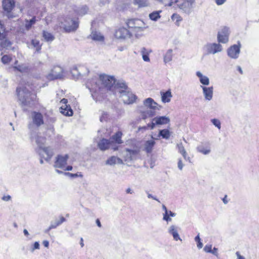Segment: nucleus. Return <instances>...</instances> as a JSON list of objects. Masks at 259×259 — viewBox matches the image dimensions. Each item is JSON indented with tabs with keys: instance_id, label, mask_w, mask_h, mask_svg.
<instances>
[{
	"instance_id": "6ab92c4d",
	"label": "nucleus",
	"mask_w": 259,
	"mask_h": 259,
	"mask_svg": "<svg viewBox=\"0 0 259 259\" xmlns=\"http://www.w3.org/2000/svg\"><path fill=\"white\" fill-rule=\"evenodd\" d=\"M167 232L172 236L175 241H182L178 233V227L174 225H170L167 229Z\"/></svg>"
},
{
	"instance_id": "c85d7f7f",
	"label": "nucleus",
	"mask_w": 259,
	"mask_h": 259,
	"mask_svg": "<svg viewBox=\"0 0 259 259\" xmlns=\"http://www.w3.org/2000/svg\"><path fill=\"white\" fill-rule=\"evenodd\" d=\"M90 36L92 39L94 40L103 41L104 40L103 35L100 32L97 31H93Z\"/></svg>"
},
{
	"instance_id": "2eb2a0df",
	"label": "nucleus",
	"mask_w": 259,
	"mask_h": 259,
	"mask_svg": "<svg viewBox=\"0 0 259 259\" xmlns=\"http://www.w3.org/2000/svg\"><path fill=\"white\" fill-rule=\"evenodd\" d=\"M68 100L66 99L63 98L60 101L62 106L60 108V112L63 115L67 116H70L73 115V111L71 108L70 105H67Z\"/></svg>"
},
{
	"instance_id": "cd10ccee",
	"label": "nucleus",
	"mask_w": 259,
	"mask_h": 259,
	"mask_svg": "<svg viewBox=\"0 0 259 259\" xmlns=\"http://www.w3.org/2000/svg\"><path fill=\"white\" fill-rule=\"evenodd\" d=\"M88 10L89 8L85 5L77 7L76 9L74 10L77 15L81 16L86 14L88 13Z\"/></svg>"
},
{
	"instance_id": "6e6d98bb",
	"label": "nucleus",
	"mask_w": 259,
	"mask_h": 259,
	"mask_svg": "<svg viewBox=\"0 0 259 259\" xmlns=\"http://www.w3.org/2000/svg\"><path fill=\"white\" fill-rule=\"evenodd\" d=\"M212 245H206L204 247V251L206 252L210 253L211 252Z\"/></svg>"
},
{
	"instance_id": "f8f14e48",
	"label": "nucleus",
	"mask_w": 259,
	"mask_h": 259,
	"mask_svg": "<svg viewBox=\"0 0 259 259\" xmlns=\"http://www.w3.org/2000/svg\"><path fill=\"white\" fill-rule=\"evenodd\" d=\"M122 93V94L119 95V97L124 104H131L135 102L137 98L136 96L131 92L130 89Z\"/></svg>"
},
{
	"instance_id": "338daca9",
	"label": "nucleus",
	"mask_w": 259,
	"mask_h": 259,
	"mask_svg": "<svg viewBox=\"0 0 259 259\" xmlns=\"http://www.w3.org/2000/svg\"><path fill=\"white\" fill-rule=\"evenodd\" d=\"M11 199V197L10 195L4 196L2 197V200L5 201H8L10 200Z\"/></svg>"
},
{
	"instance_id": "7c9ffc66",
	"label": "nucleus",
	"mask_w": 259,
	"mask_h": 259,
	"mask_svg": "<svg viewBox=\"0 0 259 259\" xmlns=\"http://www.w3.org/2000/svg\"><path fill=\"white\" fill-rule=\"evenodd\" d=\"M122 135V133L118 131L111 137V139L117 144H121L122 143V141L121 140Z\"/></svg>"
},
{
	"instance_id": "37998d69",
	"label": "nucleus",
	"mask_w": 259,
	"mask_h": 259,
	"mask_svg": "<svg viewBox=\"0 0 259 259\" xmlns=\"http://www.w3.org/2000/svg\"><path fill=\"white\" fill-rule=\"evenodd\" d=\"M46 141V139L41 137L37 136L35 138V142L38 145L39 148H40V145L41 146H44V144Z\"/></svg>"
},
{
	"instance_id": "5fc2aeb1",
	"label": "nucleus",
	"mask_w": 259,
	"mask_h": 259,
	"mask_svg": "<svg viewBox=\"0 0 259 259\" xmlns=\"http://www.w3.org/2000/svg\"><path fill=\"white\" fill-rule=\"evenodd\" d=\"M168 212H165L163 214V220L166 221L167 222H170L171 219L169 217Z\"/></svg>"
},
{
	"instance_id": "423d86ee",
	"label": "nucleus",
	"mask_w": 259,
	"mask_h": 259,
	"mask_svg": "<svg viewBox=\"0 0 259 259\" xmlns=\"http://www.w3.org/2000/svg\"><path fill=\"white\" fill-rule=\"evenodd\" d=\"M99 78L102 85L105 87L107 90L112 91L113 86L116 82L114 76L103 74L100 75Z\"/></svg>"
},
{
	"instance_id": "3c124183",
	"label": "nucleus",
	"mask_w": 259,
	"mask_h": 259,
	"mask_svg": "<svg viewBox=\"0 0 259 259\" xmlns=\"http://www.w3.org/2000/svg\"><path fill=\"white\" fill-rule=\"evenodd\" d=\"M40 245L38 242L36 241L34 243L33 246L30 249L31 252H33L35 249H39Z\"/></svg>"
},
{
	"instance_id": "79ce46f5",
	"label": "nucleus",
	"mask_w": 259,
	"mask_h": 259,
	"mask_svg": "<svg viewBox=\"0 0 259 259\" xmlns=\"http://www.w3.org/2000/svg\"><path fill=\"white\" fill-rule=\"evenodd\" d=\"M15 70H17L20 72H26L28 70V68L26 66L24 65H18L17 66L14 67Z\"/></svg>"
},
{
	"instance_id": "c756f323",
	"label": "nucleus",
	"mask_w": 259,
	"mask_h": 259,
	"mask_svg": "<svg viewBox=\"0 0 259 259\" xmlns=\"http://www.w3.org/2000/svg\"><path fill=\"white\" fill-rule=\"evenodd\" d=\"M36 21V19L35 16H33L30 20H28L27 19L25 20V27L26 30H29L31 28L32 26L34 25Z\"/></svg>"
},
{
	"instance_id": "2f4dec72",
	"label": "nucleus",
	"mask_w": 259,
	"mask_h": 259,
	"mask_svg": "<svg viewBox=\"0 0 259 259\" xmlns=\"http://www.w3.org/2000/svg\"><path fill=\"white\" fill-rule=\"evenodd\" d=\"M78 71L80 76H84L87 75L89 70L88 67L83 65H79L77 66Z\"/></svg>"
},
{
	"instance_id": "bb28decb",
	"label": "nucleus",
	"mask_w": 259,
	"mask_h": 259,
	"mask_svg": "<svg viewBox=\"0 0 259 259\" xmlns=\"http://www.w3.org/2000/svg\"><path fill=\"white\" fill-rule=\"evenodd\" d=\"M66 221V219L63 217H61L60 220H55L54 222H51V225L48 229V231L52 229L56 228L57 226L62 224L63 222Z\"/></svg>"
},
{
	"instance_id": "f03ea898",
	"label": "nucleus",
	"mask_w": 259,
	"mask_h": 259,
	"mask_svg": "<svg viewBox=\"0 0 259 259\" xmlns=\"http://www.w3.org/2000/svg\"><path fill=\"white\" fill-rule=\"evenodd\" d=\"M16 92L21 105L28 106L36 98V95L31 94L26 88H17Z\"/></svg>"
},
{
	"instance_id": "393cba45",
	"label": "nucleus",
	"mask_w": 259,
	"mask_h": 259,
	"mask_svg": "<svg viewBox=\"0 0 259 259\" xmlns=\"http://www.w3.org/2000/svg\"><path fill=\"white\" fill-rule=\"evenodd\" d=\"M160 94L161 96V100L163 103H168L170 101L172 97L170 90H168L165 92H161Z\"/></svg>"
},
{
	"instance_id": "b1692460",
	"label": "nucleus",
	"mask_w": 259,
	"mask_h": 259,
	"mask_svg": "<svg viewBox=\"0 0 259 259\" xmlns=\"http://www.w3.org/2000/svg\"><path fill=\"white\" fill-rule=\"evenodd\" d=\"M153 121H155V123H156L157 125H163L168 123L170 122V119L165 116H157L153 118Z\"/></svg>"
},
{
	"instance_id": "20e7f679",
	"label": "nucleus",
	"mask_w": 259,
	"mask_h": 259,
	"mask_svg": "<svg viewBox=\"0 0 259 259\" xmlns=\"http://www.w3.org/2000/svg\"><path fill=\"white\" fill-rule=\"evenodd\" d=\"M60 27L66 32L75 31L78 27V22L75 18L66 16L61 22Z\"/></svg>"
},
{
	"instance_id": "4be33fe9",
	"label": "nucleus",
	"mask_w": 259,
	"mask_h": 259,
	"mask_svg": "<svg viewBox=\"0 0 259 259\" xmlns=\"http://www.w3.org/2000/svg\"><path fill=\"white\" fill-rule=\"evenodd\" d=\"M138 152L136 150L126 149L124 154V160L127 162L131 161L134 159L135 156L137 155Z\"/></svg>"
},
{
	"instance_id": "bf43d9fd",
	"label": "nucleus",
	"mask_w": 259,
	"mask_h": 259,
	"mask_svg": "<svg viewBox=\"0 0 259 259\" xmlns=\"http://www.w3.org/2000/svg\"><path fill=\"white\" fill-rule=\"evenodd\" d=\"M213 1H214L216 5L218 6L223 5L227 1V0H213Z\"/></svg>"
},
{
	"instance_id": "c9c22d12",
	"label": "nucleus",
	"mask_w": 259,
	"mask_h": 259,
	"mask_svg": "<svg viewBox=\"0 0 259 259\" xmlns=\"http://www.w3.org/2000/svg\"><path fill=\"white\" fill-rule=\"evenodd\" d=\"M43 37L46 41L50 42L52 41L55 39V37L52 33L46 31H43Z\"/></svg>"
},
{
	"instance_id": "a211bd4d",
	"label": "nucleus",
	"mask_w": 259,
	"mask_h": 259,
	"mask_svg": "<svg viewBox=\"0 0 259 259\" xmlns=\"http://www.w3.org/2000/svg\"><path fill=\"white\" fill-rule=\"evenodd\" d=\"M31 116L33 124L37 127L44 124L43 116L40 113L34 111L32 113Z\"/></svg>"
},
{
	"instance_id": "6e6552de",
	"label": "nucleus",
	"mask_w": 259,
	"mask_h": 259,
	"mask_svg": "<svg viewBox=\"0 0 259 259\" xmlns=\"http://www.w3.org/2000/svg\"><path fill=\"white\" fill-rule=\"evenodd\" d=\"M207 54H215L223 51V47L220 43H207L204 47Z\"/></svg>"
},
{
	"instance_id": "052dcab7",
	"label": "nucleus",
	"mask_w": 259,
	"mask_h": 259,
	"mask_svg": "<svg viewBox=\"0 0 259 259\" xmlns=\"http://www.w3.org/2000/svg\"><path fill=\"white\" fill-rule=\"evenodd\" d=\"M184 165L182 162V160L181 159H179L178 162V167L180 170H182L183 168Z\"/></svg>"
},
{
	"instance_id": "412c9836",
	"label": "nucleus",
	"mask_w": 259,
	"mask_h": 259,
	"mask_svg": "<svg viewBox=\"0 0 259 259\" xmlns=\"http://www.w3.org/2000/svg\"><path fill=\"white\" fill-rule=\"evenodd\" d=\"M202 89L203 94L206 100L210 101L213 97V87H206L201 86Z\"/></svg>"
},
{
	"instance_id": "0eeeda50",
	"label": "nucleus",
	"mask_w": 259,
	"mask_h": 259,
	"mask_svg": "<svg viewBox=\"0 0 259 259\" xmlns=\"http://www.w3.org/2000/svg\"><path fill=\"white\" fill-rule=\"evenodd\" d=\"M230 29L227 26L222 27L218 32L217 39L219 43L226 44L229 41Z\"/></svg>"
},
{
	"instance_id": "f3484780",
	"label": "nucleus",
	"mask_w": 259,
	"mask_h": 259,
	"mask_svg": "<svg viewBox=\"0 0 259 259\" xmlns=\"http://www.w3.org/2000/svg\"><path fill=\"white\" fill-rule=\"evenodd\" d=\"M133 35L130 30L125 27H121L118 29L115 32V36L118 39H125L130 37Z\"/></svg>"
},
{
	"instance_id": "ea45409f",
	"label": "nucleus",
	"mask_w": 259,
	"mask_h": 259,
	"mask_svg": "<svg viewBox=\"0 0 259 259\" xmlns=\"http://www.w3.org/2000/svg\"><path fill=\"white\" fill-rule=\"evenodd\" d=\"M71 73L74 78H78L80 76L77 66H74L72 68Z\"/></svg>"
},
{
	"instance_id": "ddd939ff",
	"label": "nucleus",
	"mask_w": 259,
	"mask_h": 259,
	"mask_svg": "<svg viewBox=\"0 0 259 259\" xmlns=\"http://www.w3.org/2000/svg\"><path fill=\"white\" fill-rule=\"evenodd\" d=\"M69 158L68 154L58 155L56 157V160L54 164L55 168H64L67 164V161Z\"/></svg>"
},
{
	"instance_id": "de8ad7c7",
	"label": "nucleus",
	"mask_w": 259,
	"mask_h": 259,
	"mask_svg": "<svg viewBox=\"0 0 259 259\" xmlns=\"http://www.w3.org/2000/svg\"><path fill=\"white\" fill-rule=\"evenodd\" d=\"M195 241L197 242V246L199 249L202 248L203 244L201 241V239L199 237V235L198 234L195 237Z\"/></svg>"
},
{
	"instance_id": "09e8293b",
	"label": "nucleus",
	"mask_w": 259,
	"mask_h": 259,
	"mask_svg": "<svg viewBox=\"0 0 259 259\" xmlns=\"http://www.w3.org/2000/svg\"><path fill=\"white\" fill-rule=\"evenodd\" d=\"M11 60L12 58L10 57V56L7 55L3 56L1 59L2 62L4 64H7L9 63Z\"/></svg>"
},
{
	"instance_id": "58836bf2",
	"label": "nucleus",
	"mask_w": 259,
	"mask_h": 259,
	"mask_svg": "<svg viewBox=\"0 0 259 259\" xmlns=\"http://www.w3.org/2000/svg\"><path fill=\"white\" fill-rule=\"evenodd\" d=\"M134 2L140 7H147L148 5L147 0H134Z\"/></svg>"
},
{
	"instance_id": "4d7b16f0",
	"label": "nucleus",
	"mask_w": 259,
	"mask_h": 259,
	"mask_svg": "<svg viewBox=\"0 0 259 259\" xmlns=\"http://www.w3.org/2000/svg\"><path fill=\"white\" fill-rule=\"evenodd\" d=\"M181 154L182 155V156H183L184 158L186 160L188 161L189 162H191V158H190V157L189 156H188L187 155V152H186V151H185V153H181Z\"/></svg>"
},
{
	"instance_id": "69168bd1",
	"label": "nucleus",
	"mask_w": 259,
	"mask_h": 259,
	"mask_svg": "<svg viewBox=\"0 0 259 259\" xmlns=\"http://www.w3.org/2000/svg\"><path fill=\"white\" fill-rule=\"evenodd\" d=\"M235 254L237 256V259H245V257L241 255L239 251H237Z\"/></svg>"
},
{
	"instance_id": "f704fd0d",
	"label": "nucleus",
	"mask_w": 259,
	"mask_h": 259,
	"mask_svg": "<svg viewBox=\"0 0 259 259\" xmlns=\"http://www.w3.org/2000/svg\"><path fill=\"white\" fill-rule=\"evenodd\" d=\"M172 50L171 49H169L165 54L164 56V62L165 63L169 62L172 60Z\"/></svg>"
},
{
	"instance_id": "72a5a7b5",
	"label": "nucleus",
	"mask_w": 259,
	"mask_h": 259,
	"mask_svg": "<svg viewBox=\"0 0 259 259\" xmlns=\"http://www.w3.org/2000/svg\"><path fill=\"white\" fill-rule=\"evenodd\" d=\"M161 11H154L149 15V18L153 21H156L158 19L160 18V13H161Z\"/></svg>"
},
{
	"instance_id": "4c0bfd02",
	"label": "nucleus",
	"mask_w": 259,
	"mask_h": 259,
	"mask_svg": "<svg viewBox=\"0 0 259 259\" xmlns=\"http://www.w3.org/2000/svg\"><path fill=\"white\" fill-rule=\"evenodd\" d=\"M171 19L172 21H176L175 23L177 25L179 26L180 22L182 20L181 17L177 14H174L171 17Z\"/></svg>"
},
{
	"instance_id": "13d9d810",
	"label": "nucleus",
	"mask_w": 259,
	"mask_h": 259,
	"mask_svg": "<svg viewBox=\"0 0 259 259\" xmlns=\"http://www.w3.org/2000/svg\"><path fill=\"white\" fill-rule=\"evenodd\" d=\"M150 52V51H148L144 47L142 48L141 50V53L142 55H149Z\"/></svg>"
},
{
	"instance_id": "4468645a",
	"label": "nucleus",
	"mask_w": 259,
	"mask_h": 259,
	"mask_svg": "<svg viewBox=\"0 0 259 259\" xmlns=\"http://www.w3.org/2000/svg\"><path fill=\"white\" fill-rule=\"evenodd\" d=\"M129 88L127 87L126 83L122 80L116 81L113 86L112 91L116 95L118 93L120 95L122 94V92H124L128 90Z\"/></svg>"
},
{
	"instance_id": "e433bc0d",
	"label": "nucleus",
	"mask_w": 259,
	"mask_h": 259,
	"mask_svg": "<svg viewBox=\"0 0 259 259\" xmlns=\"http://www.w3.org/2000/svg\"><path fill=\"white\" fill-rule=\"evenodd\" d=\"M31 45L36 49V52H39L41 50V45H40L39 41L37 39H32Z\"/></svg>"
},
{
	"instance_id": "0e129e2a",
	"label": "nucleus",
	"mask_w": 259,
	"mask_h": 259,
	"mask_svg": "<svg viewBox=\"0 0 259 259\" xmlns=\"http://www.w3.org/2000/svg\"><path fill=\"white\" fill-rule=\"evenodd\" d=\"M142 58L144 61L149 62L150 59L149 57V55H142Z\"/></svg>"
},
{
	"instance_id": "9d476101",
	"label": "nucleus",
	"mask_w": 259,
	"mask_h": 259,
	"mask_svg": "<svg viewBox=\"0 0 259 259\" xmlns=\"http://www.w3.org/2000/svg\"><path fill=\"white\" fill-rule=\"evenodd\" d=\"M145 106L148 107L150 109L147 111V113L149 116H153L155 115V113L153 110L158 109L160 110L161 106L158 107V104L156 103L154 100L151 98L146 99L144 102Z\"/></svg>"
},
{
	"instance_id": "7ed1b4c3",
	"label": "nucleus",
	"mask_w": 259,
	"mask_h": 259,
	"mask_svg": "<svg viewBox=\"0 0 259 259\" xmlns=\"http://www.w3.org/2000/svg\"><path fill=\"white\" fill-rule=\"evenodd\" d=\"M195 0H175L168 4V6H172L176 4L183 13L189 15L193 11V5Z\"/></svg>"
},
{
	"instance_id": "9b49d317",
	"label": "nucleus",
	"mask_w": 259,
	"mask_h": 259,
	"mask_svg": "<svg viewBox=\"0 0 259 259\" xmlns=\"http://www.w3.org/2000/svg\"><path fill=\"white\" fill-rule=\"evenodd\" d=\"M63 76V69L59 66H54L50 72L46 76L48 79L52 80L61 78Z\"/></svg>"
},
{
	"instance_id": "774afa93",
	"label": "nucleus",
	"mask_w": 259,
	"mask_h": 259,
	"mask_svg": "<svg viewBox=\"0 0 259 259\" xmlns=\"http://www.w3.org/2000/svg\"><path fill=\"white\" fill-rule=\"evenodd\" d=\"M210 253L217 256L218 255V248L214 247L213 249L211 250V252H210Z\"/></svg>"
},
{
	"instance_id": "a18cd8bd",
	"label": "nucleus",
	"mask_w": 259,
	"mask_h": 259,
	"mask_svg": "<svg viewBox=\"0 0 259 259\" xmlns=\"http://www.w3.org/2000/svg\"><path fill=\"white\" fill-rule=\"evenodd\" d=\"M108 117V114L107 112L101 111V115L100 117V120L101 122H103L106 121Z\"/></svg>"
},
{
	"instance_id": "aec40b11",
	"label": "nucleus",
	"mask_w": 259,
	"mask_h": 259,
	"mask_svg": "<svg viewBox=\"0 0 259 259\" xmlns=\"http://www.w3.org/2000/svg\"><path fill=\"white\" fill-rule=\"evenodd\" d=\"M152 140H147L145 141L144 144V150L148 154L151 153L153 149V148L156 144L153 139L154 138L151 136Z\"/></svg>"
},
{
	"instance_id": "dca6fc26",
	"label": "nucleus",
	"mask_w": 259,
	"mask_h": 259,
	"mask_svg": "<svg viewBox=\"0 0 259 259\" xmlns=\"http://www.w3.org/2000/svg\"><path fill=\"white\" fill-rule=\"evenodd\" d=\"M241 45H234L231 46L227 51V54L229 57L232 59H236L239 57L240 53Z\"/></svg>"
},
{
	"instance_id": "603ef678",
	"label": "nucleus",
	"mask_w": 259,
	"mask_h": 259,
	"mask_svg": "<svg viewBox=\"0 0 259 259\" xmlns=\"http://www.w3.org/2000/svg\"><path fill=\"white\" fill-rule=\"evenodd\" d=\"M177 147H178V151H179V153H185V151H186V150H185V149L182 143H180L178 144H177Z\"/></svg>"
},
{
	"instance_id": "f257e3e1",
	"label": "nucleus",
	"mask_w": 259,
	"mask_h": 259,
	"mask_svg": "<svg viewBox=\"0 0 259 259\" xmlns=\"http://www.w3.org/2000/svg\"><path fill=\"white\" fill-rule=\"evenodd\" d=\"M126 25L132 34L136 37L142 36L144 31L148 27L142 20L138 19H129L126 22Z\"/></svg>"
},
{
	"instance_id": "c03bdc74",
	"label": "nucleus",
	"mask_w": 259,
	"mask_h": 259,
	"mask_svg": "<svg viewBox=\"0 0 259 259\" xmlns=\"http://www.w3.org/2000/svg\"><path fill=\"white\" fill-rule=\"evenodd\" d=\"M12 44L10 41L8 39H5L1 42V46L2 48L9 49L11 47Z\"/></svg>"
},
{
	"instance_id": "49530a36",
	"label": "nucleus",
	"mask_w": 259,
	"mask_h": 259,
	"mask_svg": "<svg viewBox=\"0 0 259 259\" xmlns=\"http://www.w3.org/2000/svg\"><path fill=\"white\" fill-rule=\"evenodd\" d=\"M199 80L203 85H208L209 84V79L206 76L204 75Z\"/></svg>"
},
{
	"instance_id": "a19ab883",
	"label": "nucleus",
	"mask_w": 259,
	"mask_h": 259,
	"mask_svg": "<svg viewBox=\"0 0 259 259\" xmlns=\"http://www.w3.org/2000/svg\"><path fill=\"white\" fill-rule=\"evenodd\" d=\"M197 151L204 155L209 154L210 152L209 149H205L203 146H199L197 147Z\"/></svg>"
},
{
	"instance_id": "e2e57ef3",
	"label": "nucleus",
	"mask_w": 259,
	"mask_h": 259,
	"mask_svg": "<svg viewBox=\"0 0 259 259\" xmlns=\"http://www.w3.org/2000/svg\"><path fill=\"white\" fill-rule=\"evenodd\" d=\"M109 2L108 0H100L99 1V5L100 6H104L108 4Z\"/></svg>"
},
{
	"instance_id": "a878e982",
	"label": "nucleus",
	"mask_w": 259,
	"mask_h": 259,
	"mask_svg": "<svg viewBox=\"0 0 259 259\" xmlns=\"http://www.w3.org/2000/svg\"><path fill=\"white\" fill-rule=\"evenodd\" d=\"M115 163L122 164L123 162L120 158L114 156L110 157L106 161V164L107 165H112Z\"/></svg>"
},
{
	"instance_id": "680f3d73",
	"label": "nucleus",
	"mask_w": 259,
	"mask_h": 259,
	"mask_svg": "<svg viewBox=\"0 0 259 259\" xmlns=\"http://www.w3.org/2000/svg\"><path fill=\"white\" fill-rule=\"evenodd\" d=\"M156 125H157V124L155 123V121H153V119L152 122L151 123H148L147 124V126L150 127L151 130H153L154 129Z\"/></svg>"
},
{
	"instance_id": "473e14b6",
	"label": "nucleus",
	"mask_w": 259,
	"mask_h": 259,
	"mask_svg": "<svg viewBox=\"0 0 259 259\" xmlns=\"http://www.w3.org/2000/svg\"><path fill=\"white\" fill-rule=\"evenodd\" d=\"M170 136V132L167 129L161 130L159 132L158 137H162L163 139H168Z\"/></svg>"
},
{
	"instance_id": "39448f33",
	"label": "nucleus",
	"mask_w": 259,
	"mask_h": 259,
	"mask_svg": "<svg viewBox=\"0 0 259 259\" xmlns=\"http://www.w3.org/2000/svg\"><path fill=\"white\" fill-rule=\"evenodd\" d=\"M15 6L14 0H3L2 7L4 10V14L8 18H13L15 16L13 14L12 11Z\"/></svg>"
},
{
	"instance_id": "5701e85b",
	"label": "nucleus",
	"mask_w": 259,
	"mask_h": 259,
	"mask_svg": "<svg viewBox=\"0 0 259 259\" xmlns=\"http://www.w3.org/2000/svg\"><path fill=\"white\" fill-rule=\"evenodd\" d=\"M112 141L110 140L102 139L98 144L99 148L102 151H105L108 149L110 145L111 144Z\"/></svg>"
},
{
	"instance_id": "864d4df0",
	"label": "nucleus",
	"mask_w": 259,
	"mask_h": 259,
	"mask_svg": "<svg viewBox=\"0 0 259 259\" xmlns=\"http://www.w3.org/2000/svg\"><path fill=\"white\" fill-rule=\"evenodd\" d=\"M64 175L65 176H70L71 178H76L77 177H82V175L81 174L78 175L77 174H72L69 172H64Z\"/></svg>"
},
{
	"instance_id": "1a4fd4ad",
	"label": "nucleus",
	"mask_w": 259,
	"mask_h": 259,
	"mask_svg": "<svg viewBox=\"0 0 259 259\" xmlns=\"http://www.w3.org/2000/svg\"><path fill=\"white\" fill-rule=\"evenodd\" d=\"M38 153L40 156L47 161H49L52 157L54 154V150L50 147L41 146L40 145V148L38 149Z\"/></svg>"
},
{
	"instance_id": "8fccbe9b",
	"label": "nucleus",
	"mask_w": 259,
	"mask_h": 259,
	"mask_svg": "<svg viewBox=\"0 0 259 259\" xmlns=\"http://www.w3.org/2000/svg\"><path fill=\"white\" fill-rule=\"evenodd\" d=\"M211 121L212 123L215 126L217 127L219 130L221 128V123L219 119H215V118H213V119L211 120Z\"/></svg>"
}]
</instances>
